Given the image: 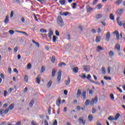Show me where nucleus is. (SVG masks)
<instances>
[{"instance_id":"f257e3e1","label":"nucleus","mask_w":125,"mask_h":125,"mask_svg":"<svg viewBox=\"0 0 125 125\" xmlns=\"http://www.w3.org/2000/svg\"><path fill=\"white\" fill-rule=\"evenodd\" d=\"M57 21L58 25H59L60 27H62L64 25V22H63V19H62L61 17H58Z\"/></svg>"},{"instance_id":"f03ea898","label":"nucleus","mask_w":125,"mask_h":125,"mask_svg":"<svg viewBox=\"0 0 125 125\" xmlns=\"http://www.w3.org/2000/svg\"><path fill=\"white\" fill-rule=\"evenodd\" d=\"M98 102V97L96 96L94 99H92L90 102V105H94V104H96Z\"/></svg>"},{"instance_id":"7ed1b4c3","label":"nucleus","mask_w":125,"mask_h":125,"mask_svg":"<svg viewBox=\"0 0 125 125\" xmlns=\"http://www.w3.org/2000/svg\"><path fill=\"white\" fill-rule=\"evenodd\" d=\"M117 23L119 26H123L125 29V21H120V17L117 18Z\"/></svg>"},{"instance_id":"20e7f679","label":"nucleus","mask_w":125,"mask_h":125,"mask_svg":"<svg viewBox=\"0 0 125 125\" xmlns=\"http://www.w3.org/2000/svg\"><path fill=\"white\" fill-rule=\"evenodd\" d=\"M78 122L80 124H83V125H85V120H83V117L82 116L78 119Z\"/></svg>"},{"instance_id":"39448f33","label":"nucleus","mask_w":125,"mask_h":125,"mask_svg":"<svg viewBox=\"0 0 125 125\" xmlns=\"http://www.w3.org/2000/svg\"><path fill=\"white\" fill-rule=\"evenodd\" d=\"M123 13H124V9L123 8L119 9L116 12V14L117 15H122Z\"/></svg>"},{"instance_id":"423d86ee","label":"nucleus","mask_w":125,"mask_h":125,"mask_svg":"<svg viewBox=\"0 0 125 125\" xmlns=\"http://www.w3.org/2000/svg\"><path fill=\"white\" fill-rule=\"evenodd\" d=\"M62 71L61 70H59L58 73V77H57V81L59 83H60V81H61V75H62Z\"/></svg>"},{"instance_id":"0eeeda50","label":"nucleus","mask_w":125,"mask_h":125,"mask_svg":"<svg viewBox=\"0 0 125 125\" xmlns=\"http://www.w3.org/2000/svg\"><path fill=\"white\" fill-rule=\"evenodd\" d=\"M110 39H111V35L110 34V32L108 31L106 34L105 41L106 42H109V41H110Z\"/></svg>"},{"instance_id":"6e6552de","label":"nucleus","mask_w":125,"mask_h":125,"mask_svg":"<svg viewBox=\"0 0 125 125\" xmlns=\"http://www.w3.org/2000/svg\"><path fill=\"white\" fill-rule=\"evenodd\" d=\"M83 70L85 71V72H89V70H90V67L88 65H84L83 66Z\"/></svg>"},{"instance_id":"1a4fd4ad","label":"nucleus","mask_w":125,"mask_h":125,"mask_svg":"<svg viewBox=\"0 0 125 125\" xmlns=\"http://www.w3.org/2000/svg\"><path fill=\"white\" fill-rule=\"evenodd\" d=\"M114 49L115 50H118V51H120V49H121V45H120V44L117 43L115 45Z\"/></svg>"},{"instance_id":"9d476101","label":"nucleus","mask_w":125,"mask_h":125,"mask_svg":"<svg viewBox=\"0 0 125 125\" xmlns=\"http://www.w3.org/2000/svg\"><path fill=\"white\" fill-rule=\"evenodd\" d=\"M86 8L87 12H90L91 10H93V8H91V7H90V6H89V5H87L86 6Z\"/></svg>"},{"instance_id":"9b49d317","label":"nucleus","mask_w":125,"mask_h":125,"mask_svg":"<svg viewBox=\"0 0 125 125\" xmlns=\"http://www.w3.org/2000/svg\"><path fill=\"white\" fill-rule=\"evenodd\" d=\"M41 75H38L36 78V83H38V84H40V83L41 82Z\"/></svg>"},{"instance_id":"f8f14e48","label":"nucleus","mask_w":125,"mask_h":125,"mask_svg":"<svg viewBox=\"0 0 125 125\" xmlns=\"http://www.w3.org/2000/svg\"><path fill=\"white\" fill-rule=\"evenodd\" d=\"M70 82H71V80H70V78L68 77L67 79V80H65L64 81V83L65 85H67V86L69 85V84H70Z\"/></svg>"},{"instance_id":"ddd939ff","label":"nucleus","mask_w":125,"mask_h":125,"mask_svg":"<svg viewBox=\"0 0 125 125\" xmlns=\"http://www.w3.org/2000/svg\"><path fill=\"white\" fill-rule=\"evenodd\" d=\"M88 120L89 121V122H92V121L93 120V116H92V114H89L88 115Z\"/></svg>"},{"instance_id":"4468645a","label":"nucleus","mask_w":125,"mask_h":125,"mask_svg":"<svg viewBox=\"0 0 125 125\" xmlns=\"http://www.w3.org/2000/svg\"><path fill=\"white\" fill-rule=\"evenodd\" d=\"M60 15L67 16V15H69V12H61L60 13Z\"/></svg>"},{"instance_id":"2eb2a0df","label":"nucleus","mask_w":125,"mask_h":125,"mask_svg":"<svg viewBox=\"0 0 125 125\" xmlns=\"http://www.w3.org/2000/svg\"><path fill=\"white\" fill-rule=\"evenodd\" d=\"M103 17V15L101 14H97L96 15V19H100V18H102Z\"/></svg>"},{"instance_id":"dca6fc26","label":"nucleus","mask_w":125,"mask_h":125,"mask_svg":"<svg viewBox=\"0 0 125 125\" xmlns=\"http://www.w3.org/2000/svg\"><path fill=\"white\" fill-rule=\"evenodd\" d=\"M58 67H62V66H66V63L64 62H61L58 64Z\"/></svg>"},{"instance_id":"f3484780","label":"nucleus","mask_w":125,"mask_h":125,"mask_svg":"<svg viewBox=\"0 0 125 125\" xmlns=\"http://www.w3.org/2000/svg\"><path fill=\"white\" fill-rule=\"evenodd\" d=\"M122 2H123V0H118L115 2V3L116 4V5H120Z\"/></svg>"},{"instance_id":"a211bd4d","label":"nucleus","mask_w":125,"mask_h":125,"mask_svg":"<svg viewBox=\"0 0 125 125\" xmlns=\"http://www.w3.org/2000/svg\"><path fill=\"white\" fill-rule=\"evenodd\" d=\"M81 94H82V91H81L80 89H78L77 90V97H80V96H81Z\"/></svg>"},{"instance_id":"6ab92c4d","label":"nucleus","mask_w":125,"mask_h":125,"mask_svg":"<svg viewBox=\"0 0 125 125\" xmlns=\"http://www.w3.org/2000/svg\"><path fill=\"white\" fill-rule=\"evenodd\" d=\"M55 74H56V69H55V68H53L52 71V77H54V76H55Z\"/></svg>"},{"instance_id":"aec40b11","label":"nucleus","mask_w":125,"mask_h":125,"mask_svg":"<svg viewBox=\"0 0 125 125\" xmlns=\"http://www.w3.org/2000/svg\"><path fill=\"white\" fill-rule=\"evenodd\" d=\"M32 42H33V43H35V44L36 45V46H37V47H40V43L39 42H37L35 41V40H33L32 41Z\"/></svg>"},{"instance_id":"412c9836","label":"nucleus","mask_w":125,"mask_h":125,"mask_svg":"<svg viewBox=\"0 0 125 125\" xmlns=\"http://www.w3.org/2000/svg\"><path fill=\"white\" fill-rule=\"evenodd\" d=\"M73 71L74 73H78V72L79 71V68H78V67H74L73 68Z\"/></svg>"},{"instance_id":"4be33fe9","label":"nucleus","mask_w":125,"mask_h":125,"mask_svg":"<svg viewBox=\"0 0 125 125\" xmlns=\"http://www.w3.org/2000/svg\"><path fill=\"white\" fill-rule=\"evenodd\" d=\"M120 116H121L120 115V113L116 114V115H115V117L114 118L115 121H117V120H118L119 118H120Z\"/></svg>"},{"instance_id":"5701e85b","label":"nucleus","mask_w":125,"mask_h":125,"mask_svg":"<svg viewBox=\"0 0 125 125\" xmlns=\"http://www.w3.org/2000/svg\"><path fill=\"white\" fill-rule=\"evenodd\" d=\"M56 103V105L59 107L60 106V104H61V101L60 100V99H58Z\"/></svg>"},{"instance_id":"b1692460","label":"nucleus","mask_w":125,"mask_h":125,"mask_svg":"<svg viewBox=\"0 0 125 125\" xmlns=\"http://www.w3.org/2000/svg\"><path fill=\"white\" fill-rule=\"evenodd\" d=\"M51 84H52V81H50L49 82L47 83V86L48 88L51 86Z\"/></svg>"},{"instance_id":"393cba45","label":"nucleus","mask_w":125,"mask_h":125,"mask_svg":"<svg viewBox=\"0 0 125 125\" xmlns=\"http://www.w3.org/2000/svg\"><path fill=\"white\" fill-rule=\"evenodd\" d=\"M102 73L104 74V75H105V74H106V68H105V67H102Z\"/></svg>"},{"instance_id":"a878e982","label":"nucleus","mask_w":125,"mask_h":125,"mask_svg":"<svg viewBox=\"0 0 125 125\" xmlns=\"http://www.w3.org/2000/svg\"><path fill=\"white\" fill-rule=\"evenodd\" d=\"M110 97L112 101H114V100H115V97L114 96V94L113 93L110 94Z\"/></svg>"},{"instance_id":"bb28decb","label":"nucleus","mask_w":125,"mask_h":125,"mask_svg":"<svg viewBox=\"0 0 125 125\" xmlns=\"http://www.w3.org/2000/svg\"><path fill=\"white\" fill-rule=\"evenodd\" d=\"M82 96L83 99H85L86 98V92L83 91L82 93Z\"/></svg>"},{"instance_id":"cd10ccee","label":"nucleus","mask_w":125,"mask_h":125,"mask_svg":"<svg viewBox=\"0 0 125 125\" xmlns=\"http://www.w3.org/2000/svg\"><path fill=\"white\" fill-rule=\"evenodd\" d=\"M59 2L61 4V5H64V4H65V3L66 2V0H60Z\"/></svg>"},{"instance_id":"c85d7f7f","label":"nucleus","mask_w":125,"mask_h":125,"mask_svg":"<svg viewBox=\"0 0 125 125\" xmlns=\"http://www.w3.org/2000/svg\"><path fill=\"white\" fill-rule=\"evenodd\" d=\"M8 109L10 110H13V109H14V104H11Z\"/></svg>"},{"instance_id":"c756f323","label":"nucleus","mask_w":125,"mask_h":125,"mask_svg":"<svg viewBox=\"0 0 125 125\" xmlns=\"http://www.w3.org/2000/svg\"><path fill=\"white\" fill-rule=\"evenodd\" d=\"M100 40H101V38H100V36H97L96 37V42H100Z\"/></svg>"},{"instance_id":"7c9ffc66","label":"nucleus","mask_w":125,"mask_h":125,"mask_svg":"<svg viewBox=\"0 0 125 125\" xmlns=\"http://www.w3.org/2000/svg\"><path fill=\"white\" fill-rule=\"evenodd\" d=\"M108 120L109 121H115V118H114L113 116H110L108 117Z\"/></svg>"},{"instance_id":"2f4dec72","label":"nucleus","mask_w":125,"mask_h":125,"mask_svg":"<svg viewBox=\"0 0 125 125\" xmlns=\"http://www.w3.org/2000/svg\"><path fill=\"white\" fill-rule=\"evenodd\" d=\"M108 54L110 57H113V56H114V52L112 51H110L108 53Z\"/></svg>"},{"instance_id":"473e14b6","label":"nucleus","mask_w":125,"mask_h":125,"mask_svg":"<svg viewBox=\"0 0 125 125\" xmlns=\"http://www.w3.org/2000/svg\"><path fill=\"white\" fill-rule=\"evenodd\" d=\"M53 31H52V29H49L48 35L53 36Z\"/></svg>"},{"instance_id":"72a5a7b5","label":"nucleus","mask_w":125,"mask_h":125,"mask_svg":"<svg viewBox=\"0 0 125 125\" xmlns=\"http://www.w3.org/2000/svg\"><path fill=\"white\" fill-rule=\"evenodd\" d=\"M34 103H35V102H34V101L33 100H32L29 103V106L33 107V105H34Z\"/></svg>"},{"instance_id":"f704fd0d","label":"nucleus","mask_w":125,"mask_h":125,"mask_svg":"<svg viewBox=\"0 0 125 125\" xmlns=\"http://www.w3.org/2000/svg\"><path fill=\"white\" fill-rule=\"evenodd\" d=\"M8 18H9L8 15H7L4 20V23H7L9 21V20L8 19Z\"/></svg>"},{"instance_id":"c9c22d12","label":"nucleus","mask_w":125,"mask_h":125,"mask_svg":"<svg viewBox=\"0 0 125 125\" xmlns=\"http://www.w3.org/2000/svg\"><path fill=\"white\" fill-rule=\"evenodd\" d=\"M89 103H90V101L89 100H87L85 102V106H88V105H89Z\"/></svg>"},{"instance_id":"e433bc0d","label":"nucleus","mask_w":125,"mask_h":125,"mask_svg":"<svg viewBox=\"0 0 125 125\" xmlns=\"http://www.w3.org/2000/svg\"><path fill=\"white\" fill-rule=\"evenodd\" d=\"M109 18L111 19V20H115V17H114V16L113 15V14H110L109 15Z\"/></svg>"},{"instance_id":"4c0bfd02","label":"nucleus","mask_w":125,"mask_h":125,"mask_svg":"<svg viewBox=\"0 0 125 125\" xmlns=\"http://www.w3.org/2000/svg\"><path fill=\"white\" fill-rule=\"evenodd\" d=\"M51 61L52 62V63H54V62H55V57L53 56L52 57V58L51 59Z\"/></svg>"},{"instance_id":"58836bf2","label":"nucleus","mask_w":125,"mask_h":125,"mask_svg":"<svg viewBox=\"0 0 125 125\" xmlns=\"http://www.w3.org/2000/svg\"><path fill=\"white\" fill-rule=\"evenodd\" d=\"M98 50H97V51H98V52H99V51H100V50H103V48L100 46H98Z\"/></svg>"},{"instance_id":"ea45409f","label":"nucleus","mask_w":125,"mask_h":125,"mask_svg":"<svg viewBox=\"0 0 125 125\" xmlns=\"http://www.w3.org/2000/svg\"><path fill=\"white\" fill-rule=\"evenodd\" d=\"M97 9H101V8H102V5H101V4H98L97 5Z\"/></svg>"},{"instance_id":"a19ab883","label":"nucleus","mask_w":125,"mask_h":125,"mask_svg":"<svg viewBox=\"0 0 125 125\" xmlns=\"http://www.w3.org/2000/svg\"><path fill=\"white\" fill-rule=\"evenodd\" d=\"M24 81L25 82V83H28V76L27 75H25L24 77Z\"/></svg>"},{"instance_id":"79ce46f5","label":"nucleus","mask_w":125,"mask_h":125,"mask_svg":"<svg viewBox=\"0 0 125 125\" xmlns=\"http://www.w3.org/2000/svg\"><path fill=\"white\" fill-rule=\"evenodd\" d=\"M80 77L83 79H85L86 78V76L85 75V74H82V75H80Z\"/></svg>"},{"instance_id":"37998d69","label":"nucleus","mask_w":125,"mask_h":125,"mask_svg":"<svg viewBox=\"0 0 125 125\" xmlns=\"http://www.w3.org/2000/svg\"><path fill=\"white\" fill-rule=\"evenodd\" d=\"M9 33L11 35V36H12V35H13V34H14V31L13 30H10L9 31Z\"/></svg>"},{"instance_id":"c03bdc74","label":"nucleus","mask_w":125,"mask_h":125,"mask_svg":"<svg viewBox=\"0 0 125 125\" xmlns=\"http://www.w3.org/2000/svg\"><path fill=\"white\" fill-rule=\"evenodd\" d=\"M14 51L15 53H16L17 52V51H18V47H17V46L15 47V48L14 49Z\"/></svg>"},{"instance_id":"a18cd8bd","label":"nucleus","mask_w":125,"mask_h":125,"mask_svg":"<svg viewBox=\"0 0 125 125\" xmlns=\"http://www.w3.org/2000/svg\"><path fill=\"white\" fill-rule=\"evenodd\" d=\"M92 114H95L96 113V108H92Z\"/></svg>"},{"instance_id":"49530a36","label":"nucleus","mask_w":125,"mask_h":125,"mask_svg":"<svg viewBox=\"0 0 125 125\" xmlns=\"http://www.w3.org/2000/svg\"><path fill=\"white\" fill-rule=\"evenodd\" d=\"M2 114H4V109H0V115H2Z\"/></svg>"},{"instance_id":"de8ad7c7","label":"nucleus","mask_w":125,"mask_h":125,"mask_svg":"<svg viewBox=\"0 0 125 125\" xmlns=\"http://www.w3.org/2000/svg\"><path fill=\"white\" fill-rule=\"evenodd\" d=\"M40 32H41V33H46V32H47V31H46V30H45L43 29H40Z\"/></svg>"},{"instance_id":"09e8293b","label":"nucleus","mask_w":125,"mask_h":125,"mask_svg":"<svg viewBox=\"0 0 125 125\" xmlns=\"http://www.w3.org/2000/svg\"><path fill=\"white\" fill-rule=\"evenodd\" d=\"M117 89L119 91V92L123 93V90H122V89H121L120 87H117Z\"/></svg>"},{"instance_id":"8fccbe9b","label":"nucleus","mask_w":125,"mask_h":125,"mask_svg":"<svg viewBox=\"0 0 125 125\" xmlns=\"http://www.w3.org/2000/svg\"><path fill=\"white\" fill-rule=\"evenodd\" d=\"M56 38H57V37L55 36H53V42H56Z\"/></svg>"},{"instance_id":"3c124183","label":"nucleus","mask_w":125,"mask_h":125,"mask_svg":"<svg viewBox=\"0 0 125 125\" xmlns=\"http://www.w3.org/2000/svg\"><path fill=\"white\" fill-rule=\"evenodd\" d=\"M9 111V108H6L5 110H4V114H7Z\"/></svg>"},{"instance_id":"603ef678","label":"nucleus","mask_w":125,"mask_h":125,"mask_svg":"<svg viewBox=\"0 0 125 125\" xmlns=\"http://www.w3.org/2000/svg\"><path fill=\"white\" fill-rule=\"evenodd\" d=\"M104 80H111V77H108L107 76H104Z\"/></svg>"},{"instance_id":"864d4df0","label":"nucleus","mask_w":125,"mask_h":125,"mask_svg":"<svg viewBox=\"0 0 125 125\" xmlns=\"http://www.w3.org/2000/svg\"><path fill=\"white\" fill-rule=\"evenodd\" d=\"M44 70H45V68L44 67L42 66L41 68V73H43V72H44Z\"/></svg>"},{"instance_id":"5fc2aeb1","label":"nucleus","mask_w":125,"mask_h":125,"mask_svg":"<svg viewBox=\"0 0 125 125\" xmlns=\"http://www.w3.org/2000/svg\"><path fill=\"white\" fill-rule=\"evenodd\" d=\"M116 40L120 41V33H118V34L116 35Z\"/></svg>"},{"instance_id":"6e6d98bb","label":"nucleus","mask_w":125,"mask_h":125,"mask_svg":"<svg viewBox=\"0 0 125 125\" xmlns=\"http://www.w3.org/2000/svg\"><path fill=\"white\" fill-rule=\"evenodd\" d=\"M98 1V0H94L93 1V5H94L97 3V2Z\"/></svg>"},{"instance_id":"4d7b16f0","label":"nucleus","mask_w":125,"mask_h":125,"mask_svg":"<svg viewBox=\"0 0 125 125\" xmlns=\"http://www.w3.org/2000/svg\"><path fill=\"white\" fill-rule=\"evenodd\" d=\"M7 95V91L6 90L4 91V97H6Z\"/></svg>"},{"instance_id":"13d9d810","label":"nucleus","mask_w":125,"mask_h":125,"mask_svg":"<svg viewBox=\"0 0 125 125\" xmlns=\"http://www.w3.org/2000/svg\"><path fill=\"white\" fill-rule=\"evenodd\" d=\"M13 14H14V13L12 11L10 13V18H12L13 17Z\"/></svg>"},{"instance_id":"bf43d9fd","label":"nucleus","mask_w":125,"mask_h":125,"mask_svg":"<svg viewBox=\"0 0 125 125\" xmlns=\"http://www.w3.org/2000/svg\"><path fill=\"white\" fill-rule=\"evenodd\" d=\"M73 5L72 6V8H73V9H76V5H77V3H73Z\"/></svg>"},{"instance_id":"052dcab7","label":"nucleus","mask_w":125,"mask_h":125,"mask_svg":"<svg viewBox=\"0 0 125 125\" xmlns=\"http://www.w3.org/2000/svg\"><path fill=\"white\" fill-rule=\"evenodd\" d=\"M31 125H38V124L36 123V122H35V121H32L31 122Z\"/></svg>"},{"instance_id":"680f3d73","label":"nucleus","mask_w":125,"mask_h":125,"mask_svg":"<svg viewBox=\"0 0 125 125\" xmlns=\"http://www.w3.org/2000/svg\"><path fill=\"white\" fill-rule=\"evenodd\" d=\"M21 21L22 23H25V19L24 18V17H22L21 18Z\"/></svg>"},{"instance_id":"e2e57ef3","label":"nucleus","mask_w":125,"mask_h":125,"mask_svg":"<svg viewBox=\"0 0 125 125\" xmlns=\"http://www.w3.org/2000/svg\"><path fill=\"white\" fill-rule=\"evenodd\" d=\"M55 34L56 36H59V31H58V30H56Z\"/></svg>"},{"instance_id":"0e129e2a","label":"nucleus","mask_w":125,"mask_h":125,"mask_svg":"<svg viewBox=\"0 0 125 125\" xmlns=\"http://www.w3.org/2000/svg\"><path fill=\"white\" fill-rule=\"evenodd\" d=\"M53 125H57V120H55L53 123Z\"/></svg>"},{"instance_id":"69168bd1","label":"nucleus","mask_w":125,"mask_h":125,"mask_svg":"<svg viewBox=\"0 0 125 125\" xmlns=\"http://www.w3.org/2000/svg\"><path fill=\"white\" fill-rule=\"evenodd\" d=\"M44 125H48V122L46 120H45L44 121Z\"/></svg>"},{"instance_id":"338daca9","label":"nucleus","mask_w":125,"mask_h":125,"mask_svg":"<svg viewBox=\"0 0 125 125\" xmlns=\"http://www.w3.org/2000/svg\"><path fill=\"white\" fill-rule=\"evenodd\" d=\"M27 68L28 69H31V64L28 63V64H27Z\"/></svg>"},{"instance_id":"774afa93","label":"nucleus","mask_w":125,"mask_h":125,"mask_svg":"<svg viewBox=\"0 0 125 125\" xmlns=\"http://www.w3.org/2000/svg\"><path fill=\"white\" fill-rule=\"evenodd\" d=\"M16 125H21V122L18 121L16 123Z\"/></svg>"}]
</instances>
